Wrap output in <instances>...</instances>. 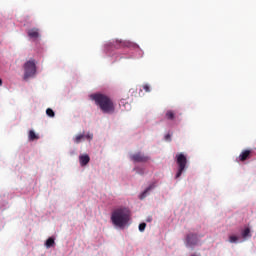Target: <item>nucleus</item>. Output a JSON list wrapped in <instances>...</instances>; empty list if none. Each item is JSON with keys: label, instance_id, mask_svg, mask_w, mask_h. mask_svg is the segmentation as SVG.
<instances>
[{"label": "nucleus", "instance_id": "f257e3e1", "mask_svg": "<svg viewBox=\"0 0 256 256\" xmlns=\"http://www.w3.org/2000/svg\"><path fill=\"white\" fill-rule=\"evenodd\" d=\"M90 97L103 113H115V104L111 97L101 93L92 94Z\"/></svg>", "mask_w": 256, "mask_h": 256}, {"label": "nucleus", "instance_id": "f03ea898", "mask_svg": "<svg viewBox=\"0 0 256 256\" xmlns=\"http://www.w3.org/2000/svg\"><path fill=\"white\" fill-rule=\"evenodd\" d=\"M131 214L127 208L116 209L111 215V221L116 227H125L129 223Z\"/></svg>", "mask_w": 256, "mask_h": 256}, {"label": "nucleus", "instance_id": "7ed1b4c3", "mask_svg": "<svg viewBox=\"0 0 256 256\" xmlns=\"http://www.w3.org/2000/svg\"><path fill=\"white\" fill-rule=\"evenodd\" d=\"M176 163L178 165V172L176 173L175 178L179 179L181 175H183V171H185V168L187 167V156L183 153H178L176 155Z\"/></svg>", "mask_w": 256, "mask_h": 256}, {"label": "nucleus", "instance_id": "20e7f679", "mask_svg": "<svg viewBox=\"0 0 256 256\" xmlns=\"http://www.w3.org/2000/svg\"><path fill=\"white\" fill-rule=\"evenodd\" d=\"M35 73H37V65L35 64V60H28L24 64V79H29V77H34Z\"/></svg>", "mask_w": 256, "mask_h": 256}, {"label": "nucleus", "instance_id": "39448f33", "mask_svg": "<svg viewBox=\"0 0 256 256\" xmlns=\"http://www.w3.org/2000/svg\"><path fill=\"white\" fill-rule=\"evenodd\" d=\"M185 245L189 249H194L197 247V245H199V236L195 233L187 234L185 238Z\"/></svg>", "mask_w": 256, "mask_h": 256}, {"label": "nucleus", "instance_id": "423d86ee", "mask_svg": "<svg viewBox=\"0 0 256 256\" xmlns=\"http://www.w3.org/2000/svg\"><path fill=\"white\" fill-rule=\"evenodd\" d=\"M131 160L134 161V163H147V161H149V156H145L143 153L138 152L131 156Z\"/></svg>", "mask_w": 256, "mask_h": 256}, {"label": "nucleus", "instance_id": "0eeeda50", "mask_svg": "<svg viewBox=\"0 0 256 256\" xmlns=\"http://www.w3.org/2000/svg\"><path fill=\"white\" fill-rule=\"evenodd\" d=\"M251 158V150H243L239 155V161H247V159Z\"/></svg>", "mask_w": 256, "mask_h": 256}, {"label": "nucleus", "instance_id": "6e6552de", "mask_svg": "<svg viewBox=\"0 0 256 256\" xmlns=\"http://www.w3.org/2000/svg\"><path fill=\"white\" fill-rule=\"evenodd\" d=\"M79 161L81 167H85V165L89 164V161H91V158L87 154H83L79 156Z\"/></svg>", "mask_w": 256, "mask_h": 256}, {"label": "nucleus", "instance_id": "1a4fd4ad", "mask_svg": "<svg viewBox=\"0 0 256 256\" xmlns=\"http://www.w3.org/2000/svg\"><path fill=\"white\" fill-rule=\"evenodd\" d=\"M28 37H30V39H39V29L37 28H32L30 30H28Z\"/></svg>", "mask_w": 256, "mask_h": 256}, {"label": "nucleus", "instance_id": "9d476101", "mask_svg": "<svg viewBox=\"0 0 256 256\" xmlns=\"http://www.w3.org/2000/svg\"><path fill=\"white\" fill-rule=\"evenodd\" d=\"M152 189H155V184H150L144 192H142L139 196V199L143 200L145 199V197H147L149 191H151Z\"/></svg>", "mask_w": 256, "mask_h": 256}, {"label": "nucleus", "instance_id": "9b49d317", "mask_svg": "<svg viewBox=\"0 0 256 256\" xmlns=\"http://www.w3.org/2000/svg\"><path fill=\"white\" fill-rule=\"evenodd\" d=\"M28 139H29V141H37V140H39V135H37L35 133V131L30 130L28 133Z\"/></svg>", "mask_w": 256, "mask_h": 256}, {"label": "nucleus", "instance_id": "f8f14e48", "mask_svg": "<svg viewBox=\"0 0 256 256\" xmlns=\"http://www.w3.org/2000/svg\"><path fill=\"white\" fill-rule=\"evenodd\" d=\"M166 119H168L169 121H173V119H175V112H173L172 110H168L166 112Z\"/></svg>", "mask_w": 256, "mask_h": 256}, {"label": "nucleus", "instance_id": "ddd939ff", "mask_svg": "<svg viewBox=\"0 0 256 256\" xmlns=\"http://www.w3.org/2000/svg\"><path fill=\"white\" fill-rule=\"evenodd\" d=\"M46 247L49 249L51 247H53V245H55V239L53 238H48L46 240V243H45Z\"/></svg>", "mask_w": 256, "mask_h": 256}, {"label": "nucleus", "instance_id": "4468645a", "mask_svg": "<svg viewBox=\"0 0 256 256\" xmlns=\"http://www.w3.org/2000/svg\"><path fill=\"white\" fill-rule=\"evenodd\" d=\"M85 140V134H79L75 137L74 141L75 143L79 144L81 141Z\"/></svg>", "mask_w": 256, "mask_h": 256}, {"label": "nucleus", "instance_id": "2eb2a0df", "mask_svg": "<svg viewBox=\"0 0 256 256\" xmlns=\"http://www.w3.org/2000/svg\"><path fill=\"white\" fill-rule=\"evenodd\" d=\"M242 237L244 239H247V237H251V229L245 228L244 231L242 232Z\"/></svg>", "mask_w": 256, "mask_h": 256}, {"label": "nucleus", "instance_id": "dca6fc26", "mask_svg": "<svg viewBox=\"0 0 256 256\" xmlns=\"http://www.w3.org/2000/svg\"><path fill=\"white\" fill-rule=\"evenodd\" d=\"M46 115H48V117H55V112L53 111V109L48 108L46 110Z\"/></svg>", "mask_w": 256, "mask_h": 256}, {"label": "nucleus", "instance_id": "f3484780", "mask_svg": "<svg viewBox=\"0 0 256 256\" xmlns=\"http://www.w3.org/2000/svg\"><path fill=\"white\" fill-rule=\"evenodd\" d=\"M239 241V238L237 236H230L229 237V242L230 243H237Z\"/></svg>", "mask_w": 256, "mask_h": 256}, {"label": "nucleus", "instance_id": "a211bd4d", "mask_svg": "<svg viewBox=\"0 0 256 256\" xmlns=\"http://www.w3.org/2000/svg\"><path fill=\"white\" fill-rule=\"evenodd\" d=\"M146 227H147V224H146V223H141V224L139 225V231H140L141 233H143V231H145Z\"/></svg>", "mask_w": 256, "mask_h": 256}, {"label": "nucleus", "instance_id": "6ab92c4d", "mask_svg": "<svg viewBox=\"0 0 256 256\" xmlns=\"http://www.w3.org/2000/svg\"><path fill=\"white\" fill-rule=\"evenodd\" d=\"M146 93H151V87L148 84L142 86Z\"/></svg>", "mask_w": 256, "mask_h": 256}, {"label": "nucleus", "instance_id": "aec40b11", "mask_svg": "<svg viewBox=\"0 0 256 256\" xmlns=\"http://www.w3.org/2000/svg\"><path fill=\"white\" fill-rule=\"evenodd\" d=\"M85 138L91 141V139H93V134L85 135Z\"/></svg>", "mask_w": 256, "mask_h": 256}, {"label": "nucleus", "instance_id": "412c9836", "mask_svg": "<svg viewBox=\"0 0 256 256\" xmlns=\"http://www.w3.org/2000/svg\"><path fill=\"white\" fill-rule=\"evenodd\" d=\"M165 139H166V141H171V135H170V134H167V135L165 136Z\"/></svg>", "mask_w": 256, "mask_h": 256}, {"label": "nucleus", "instance_id": "4be33fe9", "mask_svg": "<svg viewBox=\"0 0 256 256\" xmlns=\"http://www.w3.org/2000/svg\"><path fill=\"white\" fill-rule=\"evenodd\" d=\"M116 45H123V42L116 41Z\"/></svg>", "mask_w": 256, "mask_h": 256}, {"label": "nucleus", "instance_id": "5701e85b", "mask_svg": "<svg viewBox=\"0 0 256 256\" xmlns=\"http://www.w3.org/2000/svg\"><path fill=\"white\" fill-rule=\"evenodd\" d=\"M1 85H3V80L0 79V87H1Z\"/></svg>", "mask_w": 256, "mask_h": 256}, {"label": "nucleus", "instance_id": "b1692460", "mask_svg": "<svg viewBox=\"0 0 256 256\" xmlns=\"http://www.w3.org/2000/svg\"><path fill=\"white\" fill-rule=\"evenodd\" d=\"M115 48H116V49H119V46L115 45Z\"/></svg>", "mask_w": 256, "mask_h": 256}]
</instances>
